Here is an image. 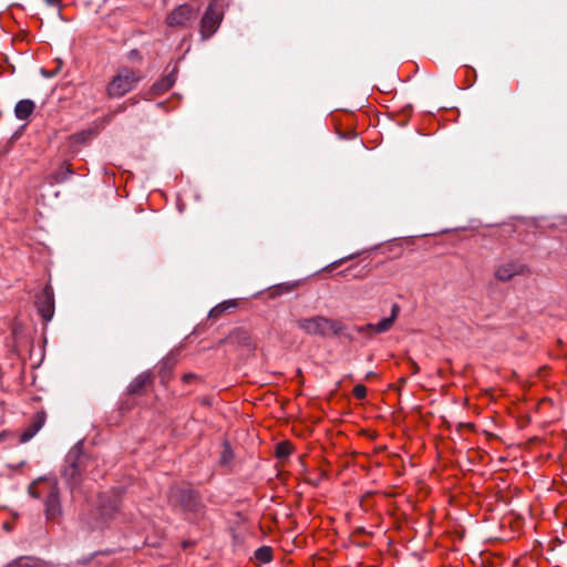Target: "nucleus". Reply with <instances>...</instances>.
<instances>
[{
    "mask_svg": "<svg viewBox=\"0 0 567 567\" xmlns=\"http://www.w3.org/2000/svg\"><path fill=\"white\" fill-rule=\"evenodd\" d=\"M29 494L34 498H44V513L48 520H55L62 515L60 491L53 480L41 478L29 486Z\"/></svg>",
    "mask_w": 567,
    "mask_h": 567,
    "instance_id": "obj_1",
    "label": "nucleus"
},
{
    "mask_svg": "<svg viewBox=\"0 0 567 567\" xmlns=\"http://www.w3.org/2000/svg\"><path fill=\"white\" fill-rule=\"evenodd\" d=\"M297 327L309 336L330 338L342 332L343 326L340 321L324 316L300 318L296 321Z\"/></svg>",
    "mask_w": 567,
    "mask_h": 567,
    "instance_id": "obj_2",
    "label": "nucleus"
},
{
    "mask_svg": "<svg viewBox=\"0 0 567 567\" xmlns=\"http://www.w3.org/2000/svg\"><path fill=\"white\" fill-rule=\"evenodd\" d=\"M140 80L141 74L137 70L128 66L120 68L106 87L107 95L112 99L121 97L131 92Z\"/></svg>",
    "mask_w": 567,
    "mask_h": 567,
    "instance_id": "obj_3",
    "label": "nucleus"
},
{
    "mask_svg": "<svg viewBox=\"0 0 567 567\" xmlns=\"http://www.w3.org/2000/svg\"><path fill=\"white\" fill-rule=\"evenodd\" d=\"M168 502L185 512H197L199 507L198 495L188 487L174 486L169 489Z\"/></svg>",
    "mask_w": 567,
    "mask_h": 567,
    "instance_id": "obj_4",
    "label": "nucleus"
},
{
    "mask_svg": "<svg viewBox=\"0 0 567 567\" xmlns=\"http://www.w3.org/2000/svg\"><path fill=\"white\" fill-rule=\"evenodd\" d=\"M198 9L190 4H181L166 17V24L171 28H188L197 18Z\"/></svg>",
    "mask_w": 567,
    "mask_h": 567,
    "instance_id": "obj_5",
    "label": "nucleus"
},
{
    "mask_svg": "<svg viewBox=\"0 0 567 567\" xmlns=\"http://www.w3.org/2000/svg\"><path fill=\"white\" fill-rule=\"evenodd\" d=\"M65 462L62 475L70 488L74 489L80 482L81 471L85 466L86 457L78 452H70Z\"/></svg>",
    "mask_w": 567,
    "mask_h": 567,
    "instance_id": "obj_6",
    "label": "nucleus"
},
{
    "mask_svg": "<svg viewBox=\"0 0 567 567\" xmlns=\"http://www.w3.org/2000/svg\"><path fill=\"white\" fill-rule=\"evenodd\" d=\"M399 313V305L393 303L391 307V315L389 317L383 318L378 323H368L364 326L357 327L355 330L368 338H372L374 334L378 333H384L393 327Z\"/></svg>",
    "mask_w": 567,
    "mask_h": 567,
    "instance_id": "obj_7",
    "label": "nucleus"
},
{
    "mask_svg": "<svg viewBox=\"0 0 567 567\" xmlns=\"http://www.w3.org/2000/svg\"><path fill=\"white\" fill-rule=\"evenodd\" d=\"M221 21V14L214 4H209L200 21V33L204 40L216 32Z\"/></svg>",
    "mask_w": 567,
    "mask_h": 567,
    "instance_id": "obj_8",
    "label": "nucleus"
},
{
    "mask_svg": "<svg viewBox=\"0 0 567 567\" xmlns=\"http://www.w3.org/2000/svg\"><path fill=\"white\" fill-rule=\"evenodd\" d=\"M37 307L44 321H50L54 315V297L50 286L43 288L38 296Z\"/></svg>",
    "mask_w": 567,
    "mask_h": 567,
    "instance_id": "obj_9",
    "label": "nucleus"
},
{
    "mask_svg": "<svg viewBox=\"0 0 567 567\" xmlns=\"http://www.w3.org/2000/svg\"><path fill=\"white\" fill-rule=\"evenodd\" d=\"M527 270L526 265L519 261H509L501 265L496 271L495 277L501 281H508L517 275H523Z\"/></svg>",
    "mask_w": 567,
    "mask_h": 567,
    "instance_id": "obj_10",
    "label": "nucleus"
},
{
    "mask_svg": "<svg viewBox=\"0 0 567 567\" xmlns=\"http://www.w3.org/2000/svg\"><path fill=\"white\" fill-rule=\"evenodd\" d=\"M120 508L117 495H102L100 497L99 513L104 523L113 517Z\"/></svg>",
    "mask_w": 567,
    "mask_h": 567,
    "instance_id": "obj_11",
    "label": "nucleus"
},
{
    "mask_svg": "<svg viewBox=\"0 0 567 567\" xmlns=\"http://www.w3.org/2000/svg\"><path fill=\"white\" fill-rule=\"evenodd\" d=\"M45 422V413L38 412L30 425L21 433L20 443L29 442L43 426Z\"/></svg>",
    "mask_w": 567,
    "mask_h": 567,
    "instance_id": "obj_12",
    "label": "nucleus"
},
{
    "mask_svg": "<svg viewBox=\"0 0 567 567\" xmlns=\"http://www.w3.org/2000/svg\"><path fill=\"white\" fill-rule=\"evenodd\" d=\"M35 110V104L32 100L24 99L19 101L14 107V115L20 121H29L30 116Z\"/></svg>",
    "mask_w": 567,
    "mask_h": 567,
    "instance_id": "obj_13",
    "label": "nucleus"
},
{
    "mask_svg": "<svg viewBox=\"0 0 567 567\" xmlns=\"http://www.w3.org/2000/svg\"><path fill=\"white\" fill-rule=\"evenodd\" d=\"M8 567H52L49 563L34 557H20Z\"/></svg>",
    "mask_w": 567,
    "mask_h": 567,
    "instance_id": "obj_14",
    "label": "nucleus"
},
{
    "mask_svg": "<svg viewBox=\"0 0 567 567\" xmlns=\"http://www.w3.org/2000/svg\"><path fill=\"white\" fill-rule=\"evenodd\" d=\"M151 381L150 373H141L128 385V392L132 394L141 393L144 386Z\"/></svg>",
    "mask_w": 567,
    "mask_h": 567,
    "instance_id": "obj_15",
    "label": "nucleus"
},
{
    "mask_svg": "<svg viewBox=\"0 0 567 567\" xmlns=\"http://www.w3.org/2000/svg\"><path fill=\"white\" fill-rule=\"evenodd\" d=\"M236 301L235 300H229V301H224L219 305H217L216 307H214L210 312H209V317L210 318H218L223 312L231 309V308H235L236 307Z\"/></svg>",
    "mask_w": 567,
    "mask_h": 567,
    "instance_id": "obj_16",
    "label": "nucleus"
},
{
    "mask_svg": "<svg viewBox=\"0 0 567 567\" xmlns=\"http://www.w3.org/2000/svg\"><path fill=\"white\" fill-rule=\"evenodd\" d=\"M255 557L260 563H269L272 558V551L270 547L262 546L255 551Z\"/></svg>",
    "mask_w": 567,
    "mask_h": 567,
    "instance_id": "obj_17",
    "label": "nucleus"
},
{
    "mask_svg": "<svg viewBox=\"0 0 567 567\" xmlns=\"http://www.w3.org/2000/svg\"><path fill=\"white\" fill-rule=\"evenodd\" d=\"M292 453V446L289 442H280L276 445V456L286 458Z\"/></svg>",
    "mask_w": 567,
    "mask_h": 567,
    "instance_id": "obj_18",
    "label": "nucleus"
},
{
    "mask_svg": "<svg viewBox=\"0 0 567 567\" xmlns=\"http://www.w3.org/2000/svg\"><path fill=\"white\" fill-rule=\"evenodd\" d=\"M174 81H175V78H174V74H169L168 76H166L165 79H163L157 85H156V90L157 91H166L168 90L169 87L173 86L174 84Z\"/></svg>",
    "mask_w": 567,
    "mask_h": 567,
    "instance_id": "obj_19",
    "label": "nucleus"
},
{
    "mask_svg": "<svg viewBox=\"0 0 567 567\" xmlns=\"http://www.w3.org/2000/svg\"><path fill=\"white\" fill-rule=\"evenodd\" d=\"M234 457V454H233V451L229 447L228 444H224V450H223V453H221V456H220V463L223 465H228L231 460Z\"/></svg>",
    "mask_w": 567,
    "mask_h": 567,
    "instance_id": "obj_20",
    "label": "nucleus"
},
{
    "mask_svg": "<svg viewBox=\"0 0 567 567\" xmlns=\"http://www.w3.org/2000/svg\"><path fill=\"white\" fill-rule=\"evenodd\" d=\"M353 394L357 399L363 400L367 396V388L362 384H357L353 389Z\"/></svg>",
    "mask_w": 567,
    "mask_h": 567,
    "instance_id": "obj_21",
    "label": "nucleus"
},
{
    "mask_svg": "<svg viewBox=\"0 0 567 567\" xmlns=\"http://www.w3.org/2000/svg\"><path fill=\"white\" fill-rule=\"evenodd\" d=\"M409 364H410L412 373L413 374L417 373L419 367H417L416 362L412 359H409Z\"/></svg>",
    "mask_w": 567,
    "mask_h": 567,
    "instance_id": "obj_22",
    "label": "nucleus"
},
{
    "mask_svg": "<svg viewBox=\"0 0 567 567\" xmlns=\"http://www.w3.org/2000/svg\"><path fill=\"white\" fill-rule=\"evenodd\" d=\"M349 258H350V257H346V258H342V259H340V260H338V261H334V262H332V264L329 266V268H336L337 266H339L341 262H343L344 260H347V259H349Z\"/></svg>",
    "mask_w": 567,
    "mask_h": 567,
    "instance_id": "obj_23",
    "label": "nucleus"
},
{
    "mask_svg": "<svg viewBox=\"0 0 567 567\" xmlns=\"http://www.w3.org/2000/svg\"><path fill=\"white\" fill-rule=\"evenodd\" d=\"M58 70H54L52 72H48L47 70L42 69L41 72L44 76L50 78L53 76L56 73Z\"/></svg>",
    "mask_w": 567,
    "mask_h": 567,
    "instance_id": "obj_24",
    "label": "nucleus"
},
{
    "mask_svg": "<svg viewBox=\"0 0 567 567\" xmlns=\"http://www.w3.org/2000/svg\"><path fill=\"white\" fill-rule=\"evenodd\" d=\"M44 1L48 6H52V7L58 6V3H59V0H44Z\"/></svg>",
    "mask_w": 567,
    "mask_h": 567,
    "instance_id": "obj_25",
    "label": "nucleus"
},
{
    "mask_svg": "<svg viewBox=\"0 0 567 567\" xmlns=\"http://www.w3.org/2000/svg\"><path fill=\"white\" fill-rule=\"evenodd\" d=\"M8 432L3 431V432H0V443L4 442V440L7 439L8 436Z\"/></svg>",
    "mask_w": 567,
    "mask_h": 567,
    "instance_id": "obj_26",
    "label": "nucleus"
}]
</instances>
